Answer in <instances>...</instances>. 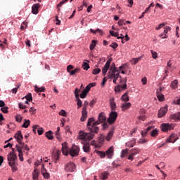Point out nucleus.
<instances>
[{
    "instance_id": "obj_40",
    "label": "nucleus",
    "mask_w": 180,
    "mask_h": 180,
    "mask_svg": "<svg viewBox=\"0 0 180 180\" xmlns=\"http://www.w3.org/2000/svg\"><path fill=\"white\" fill-rule=\"evenodd\" d=\"M80 71L81 69L77 68L70 72V75H75V74H78V72H79Z\"/></svg>"
},
{
    "instance_id": "obj_18",
    "label": "nucleus",
    "mask_w": 180,
    "mask_h": 180,
    "mask_svg": "<svg viewBox=\"0 0 180 180\" xmlns=\"http://www.w3.org/2000/svg\"><path fill=\"white\" fill-rule=\"evenodd\" d=\"M39 8H40V5L39 4H33L32 7V12L34 15H37L39 13Z\"/></svg>"
},
{
    "instance_id": "obj_52",
    "label": "nucleus",
    "mask_w": 180,
    "mask_h": 180,
    "mask_svg": "<svg viewBox=\"0 0 180 180\" xmlns=\"http://www.w3.org/2000/svg\"><path fill=\"white\" fill-rule=\"evenodd\" d=\"M150 53L152 54L153 58L155 59L157 57H158V54L155 51L151 50Z\"/></svg>"
},
{
    "instance_id": "obj_39",
    "label": "nucleus",
    "mask_w": 180,
    "mask_h": 180,
    "mask_svg": "<svg viewBox=\"0 0 180 180\" xmlns=\"http://www.w3.org/2000/svg\"><path fill=\"white\" fill-rule=\"evenodd\" d=\"M140 60H141V57H139L137 58H132L131 63V64H134V65H136V64H137V63H139Z\"/></svg>"
},
{
    "instance_id": "obj_49",
    "label": "nucleus",
    "mask_w": 180,
    "mask_h": 180,
    "mask_svg": "<svg viewBox=\"0 0 180 180\" xmlns=\"http://www.w3.org/2000/svg\"><path fill=\"white\" fill-rule=\"evenodd\" d=\"M65 2H68V0H63L62 1H60V2L57 5V7L58 8V11H60V6H63V5H64V4H65Z\"/></svg>"
},
{
    "instance_id": "obj_57",
    "label": "nucleus",
    "mask_w": 180,
    "mask_h": 180,
    "mask_svg": "<svg viewBox=\"0 0 180 180\" xmlns=\"http://www.w3.org/2000/svg\"><path fill=\"white\" fill-rule=\"evenodd\" d=\"M18 108H19V109H26V108H27V106L23 105V103H19Z\"/></svg>"
},
{
    "instance_id": "obj_33",
    "label": "nucleus",
    "mask_w": 180,
    "mask_h": 180,
    "mask_svg": "<svg viewBox=\"0 0 180 180\" xmlns=\"http://www.w3.org/2000/svg\"><path fill=\"white\" fill-rule=\"evenodd\" d=\"M96 153L99 155V157H101V158H105V157H106V153L103 151L96 150Z\"/></svg>"
},
{
    "instance_id": "obj_17",
    "label": "nucleus",
    "mask_w": 180,
    "mask_h": 180,
    "mask_svg": "<svg viewBox=\"0 0 180 180\" xmlns=\"http://www.w3.org/2000/svg\"><path fill=\"white\" fill-rule=\"evenodd\" d=\"M62 153L63 155H68V146L67 142L62 143Z\"/></svg>"
},
{
    "instance_id": "obj_9",
    "label": "nucleus",
    "mask_w": 180,
    "mask_h": 180,
    "mask_svg": "<svg viewBox=\"0 0 180 180\" xmlns=\"http://www.w3.org/2000/svg\"><path fill=\"white\" fill-rule=\"evenodd\" d=\"M116 119H117V112L115 111H112L110 113L109 117L108 119V122L110 124L115 123L116 122Z\"/></svg>"
},
{
    "instance_id": "obj_25",
    "label": "nucleus",
    "mask_w": 180,
    "mask_h": 180,
    "mask_svg": "<svg viewBox=\"0 0 180 180\" xmlns=\"http://www.w3.org/2000/svg\"><path fill=\"white\" fill-rule=\"evenodd\" d=\"M91 33H94V34H96V33H99V34H103V31L102 30L98 28L96 30L94 29H90Z\"/></svg>"
},
{
    "instance_id": "obj_13",
    "label": "nucleus",
    "mask_w": 180,
    "mask_h": 180,
    "mask_svg": "<svg viewBox=\"0 0 180 180\" xmlns=\"http://www.w3.org/2000/svg\"><path fill=\"white\" fill-rule=\"evenodd\" d=\"M179 137H178L177 134H172L166 140V143H175L176 140H178Z\"/></svg>"
},
{
    "instance_id": "obj_44",
    "label": "nucleus",
    "mask_w": 180,
    "mask_h": 180,
    "mask_svg": "<svg viewBox=\"0 0 180 180\" xmlns=\"http://www.w3.org/2000/svg\"><path fill=\"white\" fill-rule=\"evenodd\" d=\"M150 136L152 137H157V136H158V130L157 129H153L151 132H150Z\"/></svg>"
},
{
    "instance_id": "obj_4",
    "label": "nucleus",
    "mask_w": 180,
    "mask_h": 180,
    "mask_svg": "<svg viewBox=\"0 0 180 180\" xmlns=\"http://www.w3.org/2000/svg\"><path fill=\"white\" fill-rule=\"evenodd\" d=\"M127 89V77L122 78L120 77V84L115 86L114 91L115 92H122Z\"/></svg>"
},
{
    "instance_id": "obj_32",
    "label": "nucleus",
    "mask_w": 180,
    "mask_h": 180,
    "mask_svg": "<svg viewBox=\"0 0 180 180\" xmlns=\"http://www.w3.org/2000/svg\"><path fill=\"white\" fill-rule=\"evenodd\" d=\"M30 126V120H25V122L22 125V127H24V129H27Z\"/></svg>"
},
{
    "instance_id": "obj_27",
    "label": "nucleus",
    "mask_w": 180,
    "mask_h": 180,
    "mask_svg": "<svg viewBox=\"0 0 180 180\" xmlns=\"http://www.w3.org/2000/svg\"><path fill=\"white\" fill-rule=\"evenodd\" d=\"M34 91L35 92L39 94V92H44L46 91V89L44 87H39L37 86H34Z\"/></svg>"
},
{
    "instance_id": "obj_5",
    "label": "nucleus",
    "mask_w": 180,
    "mask_h": 180,
    "mask_svg": "<svg viewBox=\"0 0 180 180\" xmlns=\"http://www.w3.org/2000/svg\"><path fill=\"white\" fill-rule=\"evenodd\" d=\"M116 72V70L115 69L111 68L110 71L108 72V78H113L112 82L113 84H117V79H119L120 77V72Z\"/></svg>"
},
{
    "instance_id": "obj_58",
    "label": "nucleus",
    "mask_w": 180,
    "mask_h": 180,
    "mask_svg": "<svg viewBox=\"0 0 180 180\" xmlns=\"http://www.w3.org/2000/svg\"><path fill=\"white\" fill-rule=\"evenodd\" d=\"M8 107H4V108H1V112H3V113H8L9 112V110H8Z\"/></svg>"
},
{
    "instance_id": "obj_24",
    "label": "nucleus",
    "mask_w": 180,
    "mask_h": 180,
    "mask_svg": "<svg viewBox=\"0 0 180 180\" xmlns=\"http://www.w3.org/2000/svg\"><path fill=\"white\" fill-rule=\"evenodd\" d=\"M105 135L101 134L99 138H98V146H101V147H102V145L103 144L104 141H105Z\"/></svg>"
},
{
    "instance_id": "obj_37",
    "label": "nucleus",
    "mask_w": 180,
    "mask_h": 180,
    "mask_svg": "<svg viewBox=\"0 0 180 180\" xmlns=\"http://www.w3.org/2000/svg\"><path fill=\"white\" fill-rule=\"evenodd\" d=\"M113 136V131H110L105 137L107 141H110V139Z\"/></svg>"
},
{
    "instance_id": "obj_55",
    "label": "nucleus",
    "mask_w": 180,
    "mask_h": 180,
    "mask_svg": "<svg viewBox=\"0 0 180 180\" xmlns=\"http://www.w3.org/2000/svg\"><path fill=\"white\" fill-rule=\"evenodd\" d=\"M110 47H112V49H117V47H119V44H117V43L116 42H113L110 45Z\"/></svg>"
},
{
    "instance_id": "obj_20",
    "label": "nucleus",
    "mask_w": 180,
    "mask_h": 180,
    "mask_svg": "<svg viewBox=\"0 0 180 180\" xmlns=\"http://www.w3.org/2000/svg\"><path fill=\"white\" fill-rule=\"evenodd\" d=\"M121 101L124 102H129V101H130V98H129V91L125 92L124 95L122 96Z\"/></svg>"
},
{
    "instance_id": "obj_42",
    "label": "nucleus",
    "mask_w": 180,
    "mask_h": 180,
    "mask_svg": "<svg viewBox=\"0 0 180 180\" xmlns=\"http://www.w3.org/2000/svg\"><path fill=\"white\" fill-rule=\"evenodd\" d=\"M154 6H155V4H154V2L151 3L149 5V6L146 8V10L143 12V13H147V12H148V11H150V9H151V8H154Z\"/></svg>"
},
{
    "instance_id": "obj_56",
    "label": "nucleus",
    "mask_w": 180,
    "mask_h": 180,
    "mask_svg": "<svg viewBox=\"0 0 180 180\" xmlns=\"http://www.w3.org/2000/svg\"><path fill=\"white\" fill-rule=\"evenodd\" d=\"M22 119H23V117L20 115H17L15 117V120L16 122H18V123H20V122H22Z\"/></svg>"
},
{
    "instance_id": "obj_16",
    "label": "nucleus",
    "mask_w": 180,
    "mask_h": 180,
    "mask_svg": "<svg viewBox=\"0 0 180 180\" xmlns=\"http://www.w3.org/2000/svg\"><path fill=\"white\" fill-rule=\"evenodd\" d=\"M113 147L111 146L105 151V155L107 156V158H109L110 160L113 157Z\"/></svg>"
},
{
    "instance_id": "obj_62",
    "label": "nucleus",
    "mask_w": 180,
    "mask_h": 180,
    "mask_svg": "<svg viewBox=\"0 0 180 180\" xmlns=\"http://www.w3.org/2000/svg\"><path fill=\"white\" fill-rule=\"evenodd\" d=\"M170 30H171L170 27L167 26L165 27L164 33L167 34L168 32H170Z\"/></svg>"
},
{
    "instance_id": "obj_22",
    "label": "nucleus",
    "mask_w": 180,
    "mask_h": 180,
    "mask_svg": "<svg viewBox=\"0 0 180 180\" xmlns=\"http://www.w3.org/2000/svg\"><path fill=\"white\" fill-rule=\"evenodd\" d=\"M98 120H100L101 123H103V122H106V116L105 115V113L101 112L98 115Z\"/></svg>"
},
{
    "instance_id": "obj_3",
    "label": "nucleus",
    "mask_w": 180,
    "mask_h": 180,
    "mask_svg": "<svg viewBox=\"0 0 180 180\" xmlns=\"http://www.w3.org/2000/svg\"><path fill=\"white\" fill-rule=\"evenodd\" d=\"M14 138L17 140L19 145H15V148L18 153H23L22 150L24 148L23 143L22 140H23V135H22L21 131H18L17 133L14 135Z\"/></svg>"
},
{
    "instance_id": "obj_34",
    "label": "nucleus",
    "mask_w": 180,
    "mask_h": 180,
    "mask_svg": "<svg viewBox=\"0 0 180 180\" xmlns=\"http://www.w3.org/2000/svg\"><path fill=\"white\" fill-rule=\"evenodd\" d=\"M108 176H109V172H104L101 174V179L102 180H105V179H108Z\"/></svg>"
},
{
    "instance_id": "obj_63",
    "label": "nucleus",
    "mask_w": 180,
    "mask_h": 180,
    "mask_svg": "<svg viewBox=\"0 0 180 180\" xmlns=\"http://www.w3.org/2000/svg\"><path fill=\"white\" fill-rule=\"evenodd\" d=\"M46 173H47V170L44 167V165H42V166H41V174L43 175L44 174H46Z\"/></svg>"
},
{
    "instance_id": "obj_19",
    "label": "nucleus",
    "mask_w": 180,
    "mask_h": 180,
    "mask_svg": "<svg viewBox=\"0 0 180 180\" xmlns=\"http://www.w3.org/2000/svg\"><path fill=\"white\" fill-rule=\"evenodd\" d=\"M110 105L111 108V110H115V109H116V103L115 102V97H112L110 99Z\"/></svg>"
},
{
    "instance_id": "obj_41",
    "label": "nucleus",
    "mask_w": 180,
    "mask_h": 180,
    "mask_svg": "<svg viewBox=\"0 0 180 180\" xmlns=\"http://www.w3.org/2000/svg\"><path fill=\"white\" fill-rule=\"evenodd\" d=\"M112 69L115 70V74H117V72H120V70L117 69V68H116L115 63H112V65L109 71H110Z\"/></svg>"
},
{
    "instance_id": "obj_54",
    "label": "nucleus",
    "mask_w": 180,
    "mask_h": 180,
    "mask_svg": "<svg viewBox=\"0 0 180 180\" xmlns=\"http://www.w3.org/2000/svg\"><path fill=\"white\" fill-rule=\"evenodd\" d=\"M99 72H101V69L96 68L93 70L92 74H94V75H96L99 74Z\"/></svg>"
},
{
    "instance_id": "obj_43",
    "label": "nucleus",
    "mask_w": 180,
    "mask_h": 180,
    "mask_svg": "<svg viewBox=\"0 0 180 180\" xmlns=\"http://www.w3.org/2000/svg\"><path fill=\"white\" fill-rule=\"evenodd\" d=\"M83 70H85V71H88L89 70V64L86 62H84L82 65Z\"/></svg>"
},
{
    "instance_id": "obj_10",
    "label": "nucleus",
    "mask_w": 180,
    "mask_h": 180,
    "mask_svg": "<svg viewBox=\"0 0 180 180\" xmlns=\"http://www.w3.org/2000/svg\"><path fill=\"white\" fill-rule=\"evenodd\" d=\"M75 96L77 102V109H79L82 106V101L79 99V89L78 88L75 90Z\"/></svg>"
},
{
    "instance_id": "obj_8",
    "label": "nucleus",
    "mask_w": 180,
    "mask_h": 180,
    "mask_svg": "<svg viewBox=\"0 0 180 180\" xmlns=\"http://www.w3.org/2000/svg\"><path fill=\"white\" fill-rule=\"evenodd\" d=\"M69 154L71 157H77L78 154H79V146L72 145L70 149Z\"/></svg>"
},
{
    "instance_id": "obj_45",
    "label": "nucleus",
    "mask_w": 180,
    "mask_h": 180,
    "mask_svg": "<svg viewBox=\"0 0 180 180\" xmlns=\"http://www.w3.org/2000/svg\"><path fill=\"white\" fill-rule=\"evenodd\" d=\"M90 146H94L96 148H101V145L96 143L95 141H91V142L90 143Z\"/></svg>"
},
{
    "instance_id": "obj_61",
    "label": "nucleus",
    "mask_w": 180,
    "mask_h": 180,
    "mask_svg": "<svg viewBox=\"0 0 180 180\" xmlns=\"http://www.w3.org/2000/svg\"><path fill=\"white\" fill-rule=\"evenodd\" d=\"M18 157H19V160L20 161H23V152H18Z\"/></svg>"
},
{
    "instance_id": "obj_26",
    "label": "nucleus",
    "mask_w": 180,
    "mask_h": 180,
    "mask_svg": "<svg viewBox=\"0 0 180 180\" xmlns=\"http://www.w3.org/2000/svg\"><path fill=\"white\" fill-rule=\"evenodd\" d=\"M45 136L47 137L49 140H53V139H54V136H53V131H51L46 132Z\"/></svg>"
},
{
    "instance_id": "obj_2",
    "label": "nucleus",
    "mask_w": 180,
    "mask_h": 180,
    "mask_svg": "<svg viewBox=\"0 0 180 180\" xmlns=\"http://www.w3.org/2000/svg\"><path fill=\"white\" fill-rule=\"evenodd\" d=\"M12 151L10 152L7 155V160L8 165L12 168L13 172L18 171V167H16V161H18V156L15 154V148L11 149Z\"/></svg>"
},
{
    "instance_id": "obj_15",
    "label": "nucleus",
    "mask_w": 180,
    "mask_h": 180,
    "mask_svg": "<svg viewBox=\"0 0 180 180\" xmlns=\"http://www.w3.org/2000/svg\"><path fill=\"white\" fill-rule=\"evenodd\" d=\"M162 131H168V130H174V124H162Z\"/></svg>"
},
{
    "instance_id": "obj_48",
    "label": "nucleus",
    "mask_w": 180,
    "mask_h": 180,
    "mask_svg": "<svg viewBox=\"0 0 180 180\" xmlns=\"http://www.w3.org/2000/svg\"><path fill=\"white\" fill-rule=\"evenodd\" d=\"M110 34H111V36H112L113 37H119V33L118 32H115L114 31L110 30Z\"/></svg>"
},
{
    "instance_id": "obj_30",
    "label": "nucleus",
    "mask_w": 180,
    "mask_h": 180,
    "mask_svg": "<svg viewBox=\"0 0 180 180\" xmlns=\"http://www.w3.org/2000/svg\"><path fill=\"white\" fill-rule=\"evenodd\" d=\"M172 119L173 120H180V112L176 114H173L171 115Z\"/></svg>"
},
{
    "instance_id": "obj_46",
    "label": "nucleus",
    "mask_w": 180,
    "mask_h": 180,
    "mask_svg": "<svg viewBox=\"0 0 180 180\" xmlns=\"http://www.w3.org/2000/svg\"><path fill=\"white\" fill-rule=\"evenodd\" d=\"M96 40L94 39L91 41V44L90 45V50H94L95 46H96Z\"/></svg>"
},
{
    "instance_id": "obj_12",
    "label": "nucleus",
    "mask_w": 180,
    "mask_h": 180,
    "mask_svg": "<svg viewBox=\"0 0 180 180\" xmlns=\"http://www.w3.org/2000/svg\"><path fill=\"white\" fill-rule=\"evenodd\" d=\"M65 171L67 172H74L75 171V165L73 162H70L65 167Z\"/></svg>"
},
{
    "instance_id": "obj_60",
    "label": "nucleus",
    "mask_w": 180,
    "mask_h": 180,
    "mask_svg": "<svg viewBox=\"0 0 180 180\" xmlns=\"http://www.w3.org/2000/svg\"><path fill=\"white\" fill-rule=\"evenodd\" d=\"M164 26H165V22L160 24L155 29L156 30H160V29H162V27H164Z\"/></svg>"
},
{
    "instance_id": "obj_6",
    "label": "nucleus",
    "mask_w": 180,
    "mask_h": 180,
    "mask_svg": "<svg viewBox=\"0 0 180 180\" xmlns=\"http://www.w3.org/2000/svg\"><path fill=\"white\" fill-rule=\"evenodd\" d=\"M88 101H84L82 111V117L80 118L81 122H85V120H86V117H88V112L86 111V108H88Z\"/></svg>"
},
{
    "instance_id": "obj_51",
    "label": "nucleus",
    "mask_w": 180,
    "mask_h": 180,
    "mask_svg": "<svg viewBox=\"0 0 180 180\" xmlns=\"http://www.w3.org/2000/svg\"><path fill=\"white\" fill-rule=\"evenodd\" d=\"M74 70V66H73L72 65H69L67 67V71H68V72H69V74H70L71 72L72 71V70Z\"/></svg>"
},
{
    "instance_id": "obj_38",
    "label": "nucleus",
    "mask_w": 180,
    "mask_h": 180,
    "mask_svg": "<svg viewBox=\"0 0 180 180\" xmlns=\"http://www.w3.org/2000/svg\"><path fill=\"white\" fill-rule=\"evenodd\" d=\"M24 98H25L26 101H28V102H32V101H33L32 94L30 93H28Z\"/></svg>"
},
{
    "instance_id": "obj_36",
    "label": "nucleus",
    "mask_w": 180,
    "mask_h": 180,
    "mask_svg": "<svg viewBox=\"0 0 180 180\" xmlns=\"http://www.w3.org/2000/svg\"><path fill=\"white\" fill-rule=\"evenodd\" d=\"M171 88H172L173 89H176V88H178V80H174L172 82L171 85H170Z\"/></svg>"
},
{
    "instance_id": "obj_14",
    "label": "nucleus",
    "mask_w": 180,
    "mask_h": 180,
    "mask_svg": "<svg viewBox=\"0 0 180 180\" xmlns=\"http://www.w3.org/2000/svg\"><path fill=\"white\" fill-rule=\"evenodd\" d=\"M167 112H168V107L161 108L158 111V117H164V116L167 115Z\"/></svg>"
},
{
    "instance_id": "obj_7",
    "label": "nucleus",
    "mask_w": 180,
    "mask_h": 180,
    "mask_svg": "<svg viewBox=\"0 0 180 180\" xmlns=\"http://www.w3.org/2000/svg\"><path fill=\"white\" fill-rule=\"evenodd\" d=\"M140 153H141V149L139 148H132L129 150V155L128 156V160L133 161V160H134V155H136V154H140Z\"/></svg>"
},
{
    "instance_id": "obj_29",
    "label": "nucleus",
    "mask_w": 180,
    "mask_h": 180,
    "mask_svg": "<svg viewBox=\"0 0 180 180\" xmlns=\"http://www.w3.org/2000/svg\"><path fill=\"white\" fill-rule=\"evenodd\" d=\"M33 180H39V171L37 169H34L32 173Z\"/></svg>"
},
{
    "instance_id": "obj_28",
    "label": "nucleus",
    "mask_w": 180,
    "mask_h": 180,
    "mask_svg": "<svg viewBox=\"0 0 180 180\" xmlns=\"http://www.w3.org/2000/svg\"><path fill=\"white\" fill-rule=\"evenodd\" d=\"M127 154H129V149L126 148L122 150L121 152V158H124V157H127Z\"/></svg>"
},
{
    "instance_id": "obj_59",
    "label": "nucleus",
    "mask_w": 180,
    "mask_h": 180,
    "mask_svg": "<svg viewBox=\"0 0 180 180\" xmlns=\"http://www.w3.org/2000/svg\"><path fill=\"white\" fill-rule=\"evenodd\" d=\"M159 37H161L162 39H167L168 35L163 32L162 34H159Z\"/></svg>"
},
{
    "instance_id": "obj_53",
    "label": "nucleus",
    "mask_w": 180,
    "mask_h": 180,
    "mask_svg": "<svg viewBox=\"0 0 180 180\" xmlns=\"http://www.w3.org/2000/svg\"><path fill=\"white\" fill-rule=\"evenodd\" d=\"M26 27H27V22H23L20 27L21 30H25V29H26Z\"/></svg>"
},
{
    "instance_id": "obj_31",
    "label": "nucleus",
    "mask_w": 180,
    "mask_h": 180,
    "mask_svg": "<svg viewBox=\"0 0 180 180\" xmlns=\"http://www.w3.org/2000/svg\"><path fill=\"white\" fill-rule=\"evenodd\" d=\"M157 98L160 102H162V101H164V95L158 91H157Z\"/></svg>"
},
{
    "instance_id": "obj_35",
    "label": "nucleus",
    "mask_w": 180,
    "mask_h": 180,
    "mask_svg": "<svg viewBox=\"0 0 180 180\" xmlns=\"http://www.w3.org/2000/svg\"><path fill=\"white\" fill-rule=\"evenodd\" d=\"M126 146L129 148L134 147L136 146V141H130L126 143Z\"/></svg>"
},
{
    "instance_id": "obj_21",
    "label": "nucleus",
    "mask_w": 180,
    "mask_h": 180,
    "mask_svg": "<svg viewBox=\"0 0 180 180\" xmlns=\"http://www.w3.org/2000/svg\"><path fill=\"white\" fill-rule=\"evenodd\" d=\"M83 150L84 153H89V151H91V146H89V143H84Z\"/></svg>"
},
{
    "instance_id": "obj_50",
    "label": "nucleus",
    "mask_w": 180,
    "mask_h": 180,
    "mask_svg": "<svg viewBox=\"0 0 180 180\" xmlns=\"http://www.w3.org/2000/svg\"><path fill=\"white\" fill-rule=\"evenodd\" d=\"M59 115H60V116H63L64 117H67V112L64 110H61L59 112Z\"/></svg>"
},
{
    "instance_id": "obj_47",
    "label": "nucleus",
    "mask_w": 180,
    "mask_h": 180,
    "mask_svg": "<svg viewBox=\"0 0 180 180\" xmlns=\"http://www.w3.org/2000/svg\"><path fill=\"white\" fill-rule=\"evenodd\" d=\"M87 94H88V93H86V91H85V90H83L82 91V94H80L79 96L82 99H84V98H86Z\"/></svg>"
},
{
    "instance_id": "obj_1",
    "label": "nucleus",
    "mask_w": 180,
    "mask_h": 180,
    "mask_svg": "<svg viewBox=\"0 0 180 180\" xmlns=\"http://www.w3.org/2000/svg\"><path fill=\"white\" fill-rule=\"evenodd\" d=\"M101 123H102V122L99 120L95 122V118H89L87 122L86 129H89L90 133L80 131L79 132V139L84 140V141H91V140L95 137V134H98L99 132L98 124H101Z\"/></svg>"
},
{
    "instance_id": "obj_11",
    "label": "nucleus",
    "mask_w": 180,
    "mask_h": 180,
    "mask_svg": "<svg viewBox=\"0 0 180 180\" xmlns=\"http://www.w3.org/2000/svg\"><path fill=\"white\" fill-rule=\"evenodd\" d=\"M110 63H112V58H109L104 67L102 69V72H103V75L105 77V75H106V72H108V70H109V68H110Z\"/></svg>"
},
{
    "instance_id": "obj_64",
    "label": "nucleus",
    "mask_w": 180,
    "mask_h": 180,
    "mask_svg": "<svg viewBox=\"0 0 180 180\" xmlns=\"http://www.w3.org/2000/svg\"><path fill=\"white\" fill-rule=\"evenodd\" d=\"M173 103H174V105H180V97H179V98L175 99V100L173 101Z\"/></svg>"
},
{
    "instance_id": "obj_23",
    "label": "nucleus",
    "mask_w": 180,
    "mask_h": 180,
    "mask_svg": "<svg viewBox=\"0 0 180 180\" xmlns=\"http://www.w3.org/2000/svg\"><path fill=\"white\" fill-rule=\"evenodd\" d=\"M131 106V103H124L122 105V110L124 112V110H127V109H129V108Z\"/></svg>"
}]
</instances>
